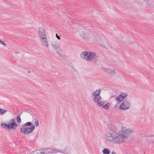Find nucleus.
<instances>
[{
	"label": "nucleus",
	"instance_id": "obj_1",
	"mask_svg": "<svg viewBox=\"0 0 154 154\" xmlns=\"http://www.w3.org/2000/svg\"><path fill=\"white\" fill-rule=\"evenodd\" d=\"M134 131L132 129L122 127L118 133L114 131H109L105 135L106 139L114 144L124 143L126 142Z\"/></svg>",
	"mask_w": 154,
	"mask_h": 154
},
{
	"label": "nucleus",
	"instance_id": "obj_2",
	"mask_svg": "<svg viewBox=\"0 0 154 154\" xmlns=\"http://www.w3.org/2000/svg\"><path fill=\"white\" fill-rule=\"evenodd\" d=\"M80 57L87 62L95 63L99 59V57L94 53L85 51L80 54Z\"/></svg>",
	"mask_w": 154,
	"mask_h": 154
},
{
	"label": "nucleus",
	"instance_id": "obj_3",
	"mask_svg": "<svg viewBox=\"0 0 154 154\" xmlns=\"http://www.w3.org/2000/svg\"><path fill=\"white\" fill-rule=\"evenodd\" d=\"M31 122H28L23 125V127L20 128L21 133L24 134H29L32 133L35 128L34 125H32Z\"/></svg>",
	"mask_w": 154,
	"mask_h": 154
},
{
	"label": "nucleus",
	"instance_id": "obj_4",
	"mask_svg": "<svg viewBox=\"0 0 154 154\" xmlns=\"http://www.w3.org/2000/svg\"><path fill=\"white\" fill-rule=\"evenodd\" d=\"M100 93V90H97L93 92L91 94V95L94 102L97 103L98 106H101L104 104V102L103 101L99 102L101 100V97L99 95Z\"/></svg>",
	"mask_w": 154,
	"mask_h": 154
},
{
	"label": "nucleus",
	"instance_id": "obj_5",
	"mask_svg": "<svg viewBox=\"0 0 154 154\" xmlns=\"http://www.w3.org/2000/svg\"><path fill=\"white\" fill-rule=\"evenodd\" d=\"M1 125L3 128L8 130H14L15 128L17 127V123L14 119H11L10 120L8 124L2 123L1 124Z\"/></svg>",
	"mask_w": 154,
	"mask_h": 154
},
{
	"label": "nucleus",
	"instance_id": "obj_6",
	"mask_svg": "<svg viewBox=\"0 0 154 154\" xmlns=\"http://www.w3.org/2000/svg\"><path fill=\"white\" fill-rule=\"evenodd\" d=\"M131 106L130 101L127 100H124L123 103L119 106V109L122 110H126L129 109Z\"/></svg>",
	"mask_w": 154,
	"mask_h": 154
},
{
	"label": "nucleus",
	"instance_id": "obj_7",
	"mask_svg": "<svg viewBox=\"0 0 154 154\" xmlns=\"http://www.w3.org/2000/svg\"><path fill=\"white\" fill-rule=\"evenodd\" d=\"M52 47L55 50L56 52L60 56H62L61 52L62 49L59 44H57L55 42H52L51 44Z\"/></svg>",
	"mask_w": 154,
	"mask_h": 154
},
{
	"label": "nucleus",
	"instance_id": "obj_8",
	"mask_svg": "<svg viewBox=\"0 0 154 154\" xmlns=\"http://www.w3.org/2000/svg\"><path fill=\"white\" fill-rule=\"evenodd\" d=\"M102 70L104 72L107 73L110 77H113L116 75V72L114 69H112L110 68H103Z\"/></svg>",
	"mask_w": 154,
	"mask_h": 154
},
{
	"label": "nucleus",
	"instance_id": "obj_9",
	"mask_svg": "<svg viewBox=\"0 0 154 154\" xmlns=\"http://www.w3.org/2000/svg\"><path fill=\"white\" fill-rule=\"evenodd\" d=\"M128 96L127 93L124 92H121L118 96L116 98V101H121L123 100Z\"/></svg>",
	"mask_w": 154,
	"mask_h": 154
},
{
	"label": "nucleus",
	"instance_id": "obj_10",
	"mask_svg": "<svg viewBox=\"0 0 154 154\" xmlns=\"http://www.w3.org/2000/svg\"><path fill=\"white\" fill-rule=\"evenodd\" d=\"M38 35L39 38L47 36L45 29L42 27L38 29Z\"/></svg>",
	"mask_w": 154,
	"mask_h": 154
},
{
	"label": "nucleus",
	"instance_id": "obj_11",
	"mask_svg": "<svg viewBox=\"0 0 154 154\" xmlns=\"http://www.w3.org/2000/svg\"><path fill=\"white\" fill-rule=\"evenodd\" d=\"M42 44L46 47L48 48L49 46V44L47 40V36L39 38Z\"/></svg>",
	"mask_w": 154,
	"mask_h": 154
},
{
	"label": "nucleus",
	"instance_id": "obj_12",
	"mask_svg": "<svg viewBox=\"0 0 154 154\" xmlns=\"http://www.w3.org/2000/svg\"><path fill=\"white\" fill-rule=\"evenodd\" d=\"M83 38L85 39H89L92 37L91 32H85L82 34Z\"/></svg>",
	"mask_w": 154,
	"mask_h": 154
},
{
	"label": "nucleus",
	"instance_id": "obj_13",
	"mask_svg": "<svg viewBox=\"0 0 154 154\" xmlns=\"http://www.w3.org/2000/svg\"><path fill=\"white\" fill-rule=\"evenodd\" d=\"M33 118H34V119L33 120V121H34V122L35 124V125L36 126L38 127V120L37 119V118L35 116H33Z\"/></svg>",
	"mask_w": 154,
	"mask_h": 154
},
{
	"label": "nucleus",
	"instance_id": "obj_14",
	"mask_svg": "<svg viewBox=\"0 0 154 154\" xmlns=\"http://www.w3.org/2000/svg\"><path fill=\"white\" fill-rule=\"evenodd\" d=\"M23 112H20L18 115V116L17 118V121L18 123H20L21 122V119L20 116L22 113Z\"/></svg>",
	"mask_w": 154,
	"mask_h": 154
},
{
	"label": "nucleus",
	"instance_id": "obj_15",
	"mask_svg": "<svg viewBox=\"0 0 154 154\" xmlns=\"http://www.w3.org/2000/svg\"><path fill=\"white\" fill-rule=\"evenodd\" d=\"M108 129L110 130V131H114L116 129V128L114 125H110L108 127Z\"/></svg>",
	"mask_w": 154,
	"mask_h": 154
},
{
	"label": "nucleus",
	"instance_id": "obj_16",
	"mask_svg": "<svg viewBox=\"0 0 154 154\" xmlns=\"http://www.w3.org/2000/svg\"><path fill=\"white\" fill-rule=\"evenodd\" d=\"M103 154H109L110 153V151L107 148H104L103 150Z\"/></svg>",
	"mask_w": 154,
	"mask_h": 154
},
{
	"label": "nucleus",
	"instance_id": "obj_17",
	"mask_svg": "<svg viewBox=\"0 0 154 154\" xmlns=\"http://www.w3.org/2000/svg\"><path fill=\"white\" fill-rule=\"evenodd\" d=\"M110 106V104L109 103H108L105 105L103 106H102V108L104 109H106L109 108Z\"/></svg>",
	"mask_w": 154,
	"mask_h": 154
},
{
	"label": "nucleus",
	"instance_id": "obj_18",
	"mask_svg": "<svg viewBox=\"0 0 154 154\" xmlns=\"http://www.w3.org/2000/svg\"><path fill=\"white\" fill-rule=\"evenodd\" d=\"M7 112V111L6 110L2 109H0V114L1 115H2L4 114L5 113Z\"/></svg>",
	"mask_w": 154,
	"mask_h": 154
},
{
	"label": "nucleus",
	"instance_id": "obj_19",
	"mask_svg": "<svg viewBox=\"0 0 154 154\" xmlns=\"http://www.w3.org/2000/svg\"><path fill=\"white\" fill-rule=\"evenodd\" d=\"M0 44L4 45L5 46H6L5 43L2 40H0Z\"/></svg>",
	"mask_w": 154,
	"mask_h": 154
},
{
	"label": "nucleus",
	"instance_id": "obj_20",
	"mask_svg": "<svg viewBox=\"0 0 154 154\" xmlns=\"http://www.w3.org/2000/svg\"><path fill=\"white\" fill-rule=\"evenodd\" d=\"M40 154H42V153L47 154L48 153L46 152V151H43V152H40Z\"/></svg>",
	"mask_w": 154,
	"mask_h": 154
},
{
	"label": "nucleus",
	"instance_id": "obj_21",
	"mask_svg": "<svg viewBox=\"0 0 154 154\" xmlns=\"http://www.w3.org/2000/svg\"><path fill=\"white\" fill-rule=\"evenodd\" d=\"M56 37L58 39H59V40H60V37L59 36H58V35H57V34H56Z\"/></svg>",
	"mask_w": 154,
	"mask_h": 154
},
{
	"label": "nucleus",
	"instance_id": "obj_22",
	"mask_svg": "<svg viewBox=\"0 0 154 154\" xmlns=\"http://www.w3.org/2000/svg\"><path fill=\"white\" fill-rule=\"evenodd\" d=\"M59 152V151H58V150H57L56 151L54 152Z\"/></svg>",
	"mask_w": 154,
	"mask_h": 154
},
{
	"label": "nucleus",
	"instance_id": "obj_23",
	"mask_svg": "<svg viewBox=\"0 0 154 154\" xmlns=\"http://www.w3.org/2000/svg\"><path fill=\"white\" fill-rule=\"evenodd\" d=\"M28 72H30V71H29Z\"/></svg>",
	"mask_w": 154,
	"mask_h": 154
}]
</instances>
